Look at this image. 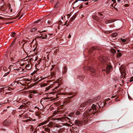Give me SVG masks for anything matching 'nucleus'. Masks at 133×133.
<instances>
[{
	"label": "nucleus",
	"instance_id": "1",
	"mask_svg": "<svg viewBox=\"0 0 133 133\" xmlns=\"http://www.w3.org/2000/svg\"><path fill=\"white\" fill-rule=\"evenodd\" d=\"M100 98V96H98L95 98L93 99H90L87 100L86 102L81 104L79 107V108L81 110H84L86 108V106L94 102L99 100Z\"/></svg>",
	"mask_w": 133,
	"mask_h": 133
},
{
	"label": "nucleus",
	"instance_id": "2",
	"mask_svg": "<svg viewBox=\"0 0 133 133\" xmlns=\"http://www.w3.org/2000/svg\"><path fill=\"white\" fill-rule=\"evenodd\" d=\"M96 105L97 104L95 105L94 104H92L91 108L87 111L86 112L87 114H86V113H84L83 117L84 118H85V119L88 117V116L89 115L92 114L95 115V113L98 111V109L97 108V106Z\"/></svg>",
	"mask_w": 133,
	"mask_h": 133
},
{
	"label": "nucleus",
	"instance_id": "3",
	"mask_svg": "<svg viewBox=\"0 0 133 133\" xmlns=\"http://www.w3.org/2000/svg\"><path fill=\"white\" fill-rule=\"evenodd\" d=\"M80 0H76L74 3L72 4L73 6L74 7H76L79 6L81 4V2L78 1H80Z\"/></svg>",
	"mask_w": 133,
	"mask_h": 133
},
{
	"label": "nucleus",
	"instance_id": "4",
	"mask_svg": "<svg viewBox=\"0 0 133 133\" xmlns=\"http://www.w3.org/2000/svg\"><path fill=\"white\" fill-rule=\"evenodd\" d=\"M112 66L110 64L108 65H107L106 69L105 70L107 74L109 73V72L111 70V69H112ZM103 70L105 71V70L104 69V70H102L103 71Z\"/></svg>",
	"mask_w": 133,
	"mask_h": 133
},
{
	"label": "nucleus",
	"instance_id": "5",
	"mask_svg": "<svg viewBox=\"0 0 133 133\" xmlns=\"http://www.w3.org/2000/svg\"><path fill=\"white\" fill-rule=\"evenodd\" d=\"M26 104L25 103H23L22 105H21L19 107L18 109H22V111H25L26 109Z\"/></svg>",
	"mask_w": 133,
	"mask_h": 133
},
{
	"label": "nucleus",
	"instance_id": "6",
	"mask_svg": "<svg viewBox=\"0 0 133 133\" xmlns=\"http://www.w3.org/2000/svg\"><path fill=\"white\" fill-rule=\"evenodd\" d=\"M41 36H37V37L40 39H44L46 38L47 37V36L45 34H41Z\"/></svg>",
	"mask_w": 133,
	"mask_h": 133
},
{
	"label": "nucleus",
	"instance_id": "7",
	"mask_svg": "<svg viewBox=\"0 0 133 133\" xmlns=\"http://www.w3.org/2000/svg\"><path fill=\"white\" fill-rule=\"evenodd\" d=\"M2 69H3V71L5 74H8L9 73V71L6 67L3 66L2 67Z\"/></svg>",
	"mask_w": 133,
	"mask_h": 133
},
{
	"label": "nucleus",
	"instance_id": "8",
	"mask_svg": "<svg viewBox=\"0 0 133 133\" xmlns=\"http://www.w3.org/2000/svg\"><path fill=\"white\" fill-rule=\"evenodd\" d=\"M86 68H87V69L92 72H95L96 71V70L94 69L93 68H92L90 66H88L86 67Z\"/></svg>",
	"mask_w": 133,
	"mask_h": 133
},
{
	"label": "nucleus",
	"instance_id": "9",
	"mask_svg": "<svg viewBox=\"0 0 133 133\" xmlns=\"http://www.w3.org/2000/svg\"><path fill=\"white\" fill-rule=\"evenodd\" d=\"M120 40L121 41H122V42L124 43H128L129 41V40L128 39H123L122 38H121L120 39Z\"/></svg>",
	"mask_w": 133,
	"mask_h": 133
},
{
	"label": "nucleus",
	"instance_id": "10",
	"mask_svg": "<svg viewBox=\"0 0 133 133\" xmlns=\"http://www.w3.org/2000/svg\"><path fill=\"white\" fill-rule=\"evenodd\" d=\"M75 124L76 125H78L79 126V125L81 124V122L78 120H76L75 122Z\"/></svg>",
	"mask_w": 133,
	"mask_h": 133
},
{
	"label": "nucleus",
	"instance_id": "11",
	"mask_svg": "<svg viewBox=\"0 0 133 133\" xmlns=\"http://www.w3.org/2000/svg\"><path fill=\"white\" fill-rule=\"evenodd\" d=\"M99 104L100 103H98L97 104L98 106L100 108H103V107H104L105 104H104V103L103 102L101 104Z\"/></svg>",
	"mask_w": 133,
	"mask_h": 133
},
{
	"label": "nucleus",
	"instance_id": "12",
	"mask_svg": "<svg viewBox=\"0 0 133 133\" xmlns=\"http://www.w3.org/2000/svg\"><path fill=\"white\" fill-rule=\"evenodd\" d=\"M49 121V120H46V121H45L44 122H42V123L39 124L38 125V126H41V125H43L45 124H46L47 123H48V122Z\"/></svg>",
	"mask_w": 133,
	"mask_h": 133
},
{
	"label": "nucleus",
	"instance_id": "13",
	"mask_svg": "<svg viewBox=\"0 0 133 133\" xmlns=\"http://www.w3.org/2000/svg\"><path fill=\"white\" fill-rule=\"evenodd\" d=\"M31 65L28 64L26 65L25 67V69L28 70L30 69H31Z\"/></svg>",
	"mask_w": 133,
	"mask_h": 133
},
{
	"label": "nucleus",
	"instance_id": "14",
	"mask_svg": "<svg viewBox=\"0 0 133 133\" xmlns=\"http://www.w3.org/2000/svg\"><path fill=\"white\" fill-rule=\"evenodd\" d=\"M115 21L113 19L112 20H108L106 21H105V23L106 24H107L110 23H112Z\"/></svg>",
	"mask_w": 133,
	"mask_h": 133
},
{
	"label": "nucleus",
	"instance_id": "15",
	"mask_svg": "<svg viewBox=\"0 0 133 133\" xmlns=\"http://www.w3.org/2000/svg\"><path fill=\"white\" fill-rule=\"evenodd\" d=\"M18 58V56H15L14 57H12L11 59L12 61H17V59Z\"/></svg>",
	"mask_w": 133,
	"mask_h": 133
},
{
	"label": "nucleus",
	"instance_id": "16",
	"mask_svg": "<svg viewBox=\"0 0 133 133\" xmlns=\"http://www.w3.org/2000/svg\"><path fill=\"white\" fill-rule=\"evenodd\" d=\"M105 57H101L99 59V60L102 62H105Z\"/></svg>",
	"mask_w": 133,
	"mask_h": 133
},
{
	"label": "nucleus",
	"instance_id": "17",
	"mask_svg": "<svg viewBox=\"0 0 133 133\" xmlns=\"http://www.w3.org/2000/svg\"><path fill=\"white\" fill-rule=\"evenodd\" d=\"M46 21L49 24H52V20L51 19H49Z\"/></svg>",
	"mask_w": 133,
	"mask_h": 133
},
{
	"label": "nucleus",
	"instance_id": "18",
	"mask_svg": "<svg viewBox=\"0 0 133 133\" xmlns=\"http://www.w3.org/2000/svg\"><path fill=\"white\" fill-rule=\"evenodd\" d=\"M110 51L112 53L114 54H115L116 52V50L113 48L111 49Z\"/></svg>",
	"mask_w": 133,
	"mask_h": 133
},
{
	"label": "nucleus",
	"instance_id": "19",
	"mask_svg": "<svg viewBox=\"0 0 133 133\" xmlns=\"http://www.w3.org/2000/svg\"><path fill=\"white\" fill-rule=\"evenodd\" d=\"M122 56V54L121 52L118 53L117 54V57L118 58H119Z\"/></svg>",
	"mask_w": 133,
	"mask_h": 133
},
{
	"label": "nucleus",
	"instance_id": "20",
	"mask_svg": "<svg viewBox=\"0 0 133 133\" xmlns=\"http://www.w3.org/2000/svg\"><path fill=\"white\" fill-rule=\"evenodd\" d=\"M117 33H114L112 34V36L113 37H115L117 36Z\"/></svg>",
	"mask_w": 133,
	"mask_h": 133
},
{
	"label": "nucleus",
	"instance_id": "21",
	"mask_svg": "<svg viewBox=\"0 0 133 133\" xmlns=\"http://www.w3.org/2000/svg\"><path fill=\"white\" fill-rule=\"evenodd\" d=\"M29 118V119H28L27 120V121L28 120H29L30 121H36V119H32V118Z\"/></svg>",
	"mask_w": 133,
	"mask_h": 133
},
{
	"label": "nucleus",
	"instance_id": "22",
	"mask_svg": "<svg viewBox=\"0 0 133 133\" xmlns=\"http://www.w3.org/2000/svg\"><path fill=\"white\" fill-rule=\"evenodd\" d=\"M95 48L94 47L92 48L89 50V51L90 53H91L92 52V51L95 50Z\"/></svg>",
	"mask_w": 133,
	"mask_h": 133
},
{
	"label": "nucleus",
	"instance_id": "23",
	"mask_svg": "<svg viewBox=\"0 0 133 133\" xmlns=\"http://www.w3.org/2000/svg\"><path fill=\"white\" fill-rule=\"evenodd\" d=\"M84 78V76H81L79 77V79L81 81H82Z\"/></svg>",
	"mask_w": 133,
	"mask_h": 133
},
{
	"label": "nucleus",
	"instance_id": "24",
	"mask_svg": "<svg viewBox=\"0 0 133 133\" xmlns=\"http://www.w3.org/2000/svg\"><path fill=\"white\" fill-rule=\"evenodd\" d=\"M36 30V28H32L31 30V32H33L35 31Z\"/></svg>",
	"mask_w": 133,
	"mask_h": 133
},
{
	"label": "nucleus",
	"instance_id": "25",
	"mask_svg": "<svg viewBox=\"0 0 133 133\" xmlns=\"http://www.w3.org/2000/svg\"><path fill=\"white\" fill-rule=\"evenodd\" d=\"M75 114L77 115H78L80 114V112L78 111H77L76 112Z\"/></svg>",
	"mask_w": 133,
	"mask_h": 133
},
{
	"label": "nucleus",
	"instance_id": "26",
	"mask_svg": "<svg viewBox=\"0 0 133 133\" xmlns=\"http://www.w3.org/2000/svg\"><path fill=\"white\" fill-rule=\"evenodd\" d=\"M16 34V33L15 32H13L12 33V34L11 35V36L12 37H14Z\"/></svg>",
	"mask_w": 133,
	"mask_h": 133
},
{
	"label": "nucleus",
	"instance_id": "27",
	"mask_svg": "<svg viewBox=\"0 0 133 133\" xmlns=\"http://www.w3.org/2000/svg\"><path fill=\"white\" fill-rule=\"evenodd\" d=\"M45 130L46 131H47L48 132H49L50 131V129L48 128H46Z\"/></svg>",
	"mask_w": 133,
	"mask_h": 133
},
{
	"label": "nucleus",
	"instance_id": "28",
	"mask_svg": "<svg viewBox=\"0 0 133 133\" xmlns=\"http://www.w3.org/2000/svg\"><path fill=\"white\" fill-rule=\"evenodd\" d=\"M13 67V65H10L9 68H8L9 69V71H10V70L12 68V67Z\"/></svg>",
	"mask_w": 133,
	"mask_h": 133
},
{
	"label": "nucleus",
	"instance_id": "29",
	"mask_svg": "<svg viewBox=\"0 0 133 133\" xmlns=\"http://www.w3.org/2000/svg\"><path fill=\"white\" fill-rule=\"evenodd\" d=\"M50 75L51 77H53L55 76V74L54 72H52L50 74Z\"/></svg>",
	"mask_w": 133,
	"mask_h": 133
},
{
	"label": "nucleus",
	"instance_id": "30",
	"mask_svg": "<svg viewBox=\"0 0 133 133\" xmlns=\"http://www.w3.org/2000/svg\"><path fill=\"white\" fill-rule=\"evenodd\" d=\"M64 69L65 70V72H66L67 68L65 66L64 67Z\"/></svg>",
	"mask_w": 133,
	"mask_h": 133
},
{
	"label": "nucleus",
	"instance_id": "31",
	"mask_svg": "<svg viewBox=\"0 0 133 133\" xmlns=\"http://www.w3.org/2000/svg\"><path fill=\"white\" fill-rule=\"evenodd\" d=\"M132 81H133V77H132L130 79V82H132Z\"/></svg>",
	"mask_w": 133,
	"mask_h": 133
},
{
	"label": "nucleus",
	"instance_id": "32",
	"mask_svg": "<svg viewBox=\"0 0 133 133\" xmlns=\"http://www.w3.org/2000/svg\"><path fill=\"white\" fill-rule=\"evenodd\" d=\"M41 21V20L40 19H39V20H38V21H36V22H35V23H38V22H39L40 21Z\"/></svg>",
	"mask_w": 133,
	"mask_h": 133
},
{
	"label": "nucleus",
	"instance_id": "33",
	"mask_svg": "<svg viewBox=\"0 0 133 133\" xmlns=\"http://www.w3.org/2000/svg\"><path fill=\"white\" fill-rule=\"evenodd\" d=\"M97 18H98V17H94V16H93V19H95L96 20Z\"/></svg>",
	"mask_w": 133,
	"mask_h": 133
},
{
	"label": "nucleus",
	"instance_id": "34",
	"mask_svg": "<svg viewBox=\"0 0 133 133\" xmlns=\"http://www.w3.org/2000/svg\"><path fill=\"white\" fill-rule=\"evenodd\" d=\"M89 0H80V1L86 2L88 1Z\"/></svg>",
	"mask_w": 133,
	"mask_h": 133
},
{
	"label": "nucleus",
	"instance_id": "35",
	"mask_svg": "<svg viewBox=\"0 0 133 133\" xmlns=\"http://www.w3.org/2000/svg\"><path fill=\"white\" fill-rule=\"evenodd\" d=\"M31 93H33V94H35L36 93V92L35 91H32L31 92Z\"/></svg>",
	"mask_w": 133,
	"mask_h": 133
},
{
	"label": "nucleus",
	"instance_id": "36",
	"mask_svg": "<svg viewBox=\"0 0 133 133\" xmlns=\"http://www.w3.org/2000/svg\"><path fill=\"white\" fill-rule=\"evenodd\" d=\"M71 35L69 34V35L68 36V38H71Z\"/></svg>",
	"mask_w": 133,
	"mask_h": 133
},
{
	"label": "nucleus",
	"instance_id": "37",
	"mask_svg": "<svg viewBox=\"0 0 133 133\" xmlns=\"http://www.w3.org/2000/svg\"><path fill=\"white\" fill-rule=\"evenodd\" d=\"M6 122H7V121H4V122H3V124H4V125H6L5 123Z\"/></svg>",
	"mask_w": 133,
	"mask_h": 133
},
{
	"label": "nucleus",
	"instance_id": "38",
	"mask_svg": "<svg viewBox=\"0 0 133 133\" xmlns=\"http://www.w3.org/2000/svg\"><path fill=\"white\" fill-rule=\"evenodd\" d=\"M85 5H88V2H87L86 3H85L84 4Z\"/></svg>",
	"mask_w": 133,
	"mask_h": 133
},
{
	"label": "nucleus",
	"instance_id": "39",
	"mask_svg": "<svg viewBox=\"0 0 133 133\" xmlns=\"http://www.w3.org/2000/svg\"><path fill=\"white\" fill-rule=\"evenodd\" d=\"M50 98H44V99H49Z\"/></svg>",
	"mask_w": 133,
	"mask_h": 133
},
{
	"label": "nucleus",
	"instance_id": "40",
	"mask_svg": "<svg viewBox=\"0 0 133 133\" xmlns=\"http://www.w3.org/2000/svg\"><path fill=\"white\" fill-rule=\"evenodd\" d=\"M124 6H125V7H128V5L127 4H125L124 5Z\"/></svg>",
	"mask_w": 133,
	"mask_h": 133
},
{
	"label": "nucleus",
	"instance_id": "41",
	"mask_svg": "<svg viewBox=\"0 0 133 133\" xmlns=\"http://www.w3.org/2000/svg\"><path fill=\"white\" fill-rule=\"evenodd\" d=\"M110 100V99L109 98H108L107 99H106L107 101H109Z\"/></svg>",
	"mask_w": 133,
	"mask_h": 133
},
{
	"label": "nucleus",
	"instance_id": "42",
	"mask_svg": "<svg viewBox=\"0 0 133 133\" xmlns=\"http://www.w3.org/2000/svg\"><path fill=\"white\" fill-rule=\"evenodd\" d=\"M29 97L30 98H32V97L30 95L29 96Z\"/></svg>",
	"mask_w": 133,
	"mask_h": 133
},
{
	"label": "nucleus",
	"instance_id": "43",
	"mask_svg": "<svg viewBox=\"0 0 133 133\" xmlns=\"http://www.w3.org/2000/svg\"><path fill=\"white\" fill-rule=\"evenodd\" d=\"M83 4H82V5H81L80 6V8H81L83 7Z\"/></svg>",
	"mask_w": 133,
	"mask_h": 133
},
{
	"label": "nucleus",
	"instance_id": "44",
	"mask_svg": "<svg viewBox=\"0 0 133 133\" xmlns=\"http://www.w3.org/2000/svg\"><path fill=\"white\" fill-rule=\"evenodd\" d=\"M111 1L113 2H115L116 1L115 0H111Z\"/></svg>",
	"mask_w": 133,
	"mask_h": 133
},
{
	"label": "nucleus",
	"instance_id": "45",
	"mask_svg": "<svg viewBox=\"0 0 133 133\" xmlns=\"http://www.w3.org/2000/svg\"><path fill=\"white\" fill-rule=\"evenodd\" d=\"M121 0H117V1L118 2H119Z\"/></svg>",
	"mask_w": 133,
	"mask_h": 133
},
{
	"label": "nucleus",
	"instance_id": "46",
	"mask_svg": "<svg viewBox=\"0 0 133 133\" xmlns=\"http://www.w3.org/2000/svg\"><path fill=\"white\" fill-rule=\"evenodd\" d=\"M119 51H120V50H118L117 51V52H118V53L120 52Z\"/></svg>",
	"mask_w": 133,
	"mask_h": 133
},
{
	"label": "nucleus",
	"instance_id": "47",
	"mask_svg": "<svg viewBox=\"0 0 133 133\" xmlns=\"http://www.w3.org/2000/svg\"><path fill=\"white\" fill-rule=\"evenodd\" d=\"M46 78H41V79H44Z\"/></svg>",
	"mask_w": 133,
	"mask_h": 133
},
{
	"label": "nucleus",
	"instance_id": "48",
	"mask_svg": "<svg viewBox=\"0 0 133 133\" xmlns=\"http://www.w3.org/2000/svg\"><path fill=\"white\" fill-rule=\"evenodd\" d=\"M10 87L8 88H7V89H8L7 90H9V89H10Z\"/></svg>",
	"mask_w": 133,
	"mask_h": 133
},
{
	"label": "nucleus",
	"instance_id": "49",
	"mask_svg": "<svg viewBox=\"0 0 133 133\" xmlns=\"http://www.w3.org/2000/svg\"><path fill=\"white\" fill-rule=\"evenodd\" d=\"M72 97V96L71 97H69V98H71Z\"/></svg>",
	"mask_w": 133,
	"mask_h": 133
},
{
	"label": "nucleus",
	"instance_id": "50",
	"mask_svg": "<svg viewBox=\"0 0 133 133\" xmlns=\"http://www.w3.org/2000/svg\"><path fill=\"white\" fill-rule=\"evenodd\" d=\"M46 89L45 90H48L49 89H47V88H46Z\"/></svg>",
	"mask_w": 133,
	"mask_h": 133
},
{
	"label": "nucleus",
	"instance_id": "51",
	"mask_svg": "<svg viewBox=\"0 0 133 133\" xmlns=\"http://www.w3.org/2000/svg\"><path fill=\"white\" fill-rule=\"evenodd\" d=\"M67 21H66V22H65V24H64V25H65V24H66V23H67Z\"/></svg>",
	"mask_w": 133,
	"mask_h": 133
},
{
	"label": "nucleus",
	"instance_id": "52",
	"mask_svg": "<svg viewBox=\"0 0 133 133\" xmlns=\"http://www.w3.org/2000/svg\"><path fill=\"white\" fill-rule=\"evenodd\" d=\"M114 96H112L111 97V98H114Z\"/></svg>",
	"mask_w": 133,
	"mask_h": 133
},
{
	"label": "nucleus",
	"instance_id": "53",
	"mask_svg": "<svg viewBox=\"0 0 133 133\" xmlns=\"http://www.w3.org/2000/svg\"><path fill=\"white\" fill-rule=\"evenodd\" d=\"M31 130L32 131L33 130V129L31 128Z\"/></svg>",
	"mask_w": 133,
	"mask_h": 133
},
{
	"label": "nucleus",
	"instance_id": "54",
	"mask_svg": "<svg viewBox=\"0 0 133 133\" xmlns=\"http://www.w3.org/2000/svg\"><path fill=\"white\" fill-rule=\"evenodd\" d=\"M57 4H56V5L55 6L56 7L57 6Z\"/></svg>",
	"mask_w": 133,
	"mask_h": 133
},
{
	"label": "nucleus",
	"instance_id": "55",
	"mask_svg": "<svg viewBox=\"0 0 133 133\" xmlns=\"http://www.w3.org/2000/svg\"><path fill=\"white\" fill-rule=\"evenodd\" d=\"M52 69H53V68H52L51 69H50L51 70V71H52Z\"/></svg>",
	"mask_w": 133,
	"mask_h": 133
},
{
	"label": "nucleus",
	"instance_id": "56",
	"mask_svg": "<svg viewBox=\"0 0 133 133\" xmlns=\"http://www.w3.org/2000/svg\"><path fill=\"white\" fill-rule=\"evenodd\" d=\"M13 69H14V70H15V69H16V68H13Z\"/></svg>",
	"mask_w": 133,
	"mask_h": 133
},
{
	"label": "nucleus",
	"instance_id": "57",
	"mask_svg": "<svg viewBox=\"0 0 133 133\" xmlns=\"http://www.w3.org/2000/svg\"><path fill=\"white\" fill-rule=\"evenodd\" d=\"M124 70H123L122 71V72H124Z\"/></svg>",
	"mask_w": 133,
	"mask_h": 133
},
{
	"label": "nucleus",
	"instance_id": "58",
	"mask_svg": "<svg viewBox=\"0 0 133 133\" xmlns=\"http://www.w3.org/2000/svg\"><path fill=\"white\" fill-rule=\"evenodd\" d=\"M19 116L21 117L22 115H19Z\"/></svg>",
	"mask_w": 133,
	"mask_h": 133
},
{
	"label": "nucleus",
	"instance_id": "59",
	"mask_svg": "<svg viewBox=\"0 0 133 133\" xmlns=\"http://www.w3.org/2000/svg\"><path fill=\"white\" fill-rule=\"evenodd\" d=\"M7 102H5V103H7Z\"/></svg>",
	"mask_w": 133,
	"mask_h": 133
},
{
	"label": "nucleus",
	"instance_id": "60",
	"mask_svg": "<svg viewBox=\"0 0 133 133\" xmlns=\"http://www.w3.org/2000/svg\"><path fill=\"white\" fill-rule=\"evenodd\" d=\"M61 18H62V19H63V17H62Z\"/></svg>",
	"mask_w": 133,
	"mask_h": 133
},
{
	"label": "nucleus",
	"instance_id": "61",
	"mask_svg": "<svg viewBox=\"0 0 133 133\" xmlns=\"http://www.w3.org/2000/svg\"><path fill=\"white\" fill-rule=\"evenodd\" d=\"M37 60V59H35V61H36V60Z\"/></svg>",
	"mask_w": 133,
	"mask_h": 133
},
{
	"label": "nucleus",
	"instance_id": "62",
	"mask_svg": "<svg viewBox=\"0 0 133 133\" xmlns=\"http://www.w3.org/2000/svg\"><path fill=\"white\" fill-rule=\"evenodd\" d=\"M66 26H68V25H66Z\"/></svg>",
	"mask_w": 133,
	"mask_h": 133
},
{
	"label": "nucleus",
	"instance_id": "63",
	"mask_svg": "<svg viewBox=\"0 0 133 133\" xmlns=\"http://www.w3.org/2000/svg\"><path fill=\"white\" fill-rule=\"evenodd\" d=\"M120 72H121V70H120Z\"/></svg>",
	"mask_w": 133,
	"mask_h": 133
},
{
	"label": "nucleus",
	"instance_id": "64",
	"mask_svg": "<svg viewBox=\"0 0 133 133\" xmlns=\"http://www.w3.org/2000/svg\"><path fill=\"white\" fill-rule=\"evenodd\" d=\"M51 35V34H50V35Z\"/></svg>",
	"mask_w": 133,
	"mask_h": 133
}]
</instances>
